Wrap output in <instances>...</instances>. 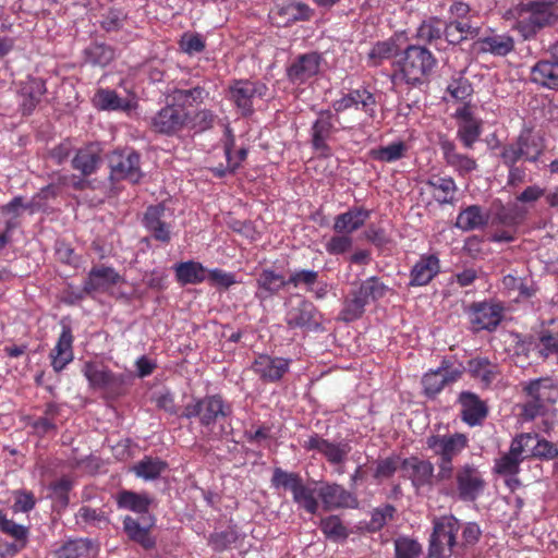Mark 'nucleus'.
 Wrapping results in <instances>:
<instances>
[{"label": "nucleus", "mask_w": 558, "mask_h": 558, "mask_svg": "<svg viewBox=\"0 0 558 558\" xmlns=\"http://www.w3.org/2000/svg\"><path fill=\"white\" fill-rule=\"evenodd\" d=\"M45 93V82L40 78H29L22 83L20 89L22 113L24 116L31 114L40 102Z\"/></svg>", "instance_id": "24"}, {"label": "nucleus", "mask_w": 558, "mask_h": 558, "mask_svg": "<svg viewBox=\"0 0 558 558\" xmlns=\"http://www.w3.org/2000/svg\"><path fill=\"white\" fill-rule=\"evenodd\" d=\"M538 338L543 345V349L539 351L541 355L548 357L549 354H556L558 363V333H553L547 329H543L539 331Z\"/></svg>", "instance_id": "59"}, {"label": "nucleus", "mask_w": 558, "mask_h": 558, "mask_svg": "<svg viewBox=\"0 0 558 558\" xmlns=\"http://www.w3.org/2000/svg\"><path fill=\"white\" fill-rule=\"evenodd\" d=\"M439 145L447 165L459 171L460 174H465L476 169L477 163L475 159L458 153L453 142L448 138H440Z\"/></svg>", "instance_id": "26"}, {"label": "nucleus", "mask_w": 558, "mask_h": 558, "mask_svg": "<svg viewBox=\"0 0 558 558\" xmlns=\"http://www.w3.org/2000/svg\"><path fill=\"white\" fill-rule=\"evenodd\" d=\"M256 298L265 300L284 288L288 282L282 275L276 274L274 270L265 269L257 277Z\"/></svg>", "instance_id": "33"}, {"label": "nucleus", "mask_w": 558, "mask_h": 558, "mask_svg": "<svg viewBox=\"0 0 558 558\" xmlns=\"http://www.w3.org/2000/svg\"><path fill=\"white\" fill-rule=\"evenodd\" d=\"M533 456L541 459H555L558 457V448L553 442L542 439L533 447Z\"/></svg>", "instance_id": "64"}, {"label": "nucleus", "mask_w": 558, "mask_h": 558, "mask_svg": "<svg viewBox=\"0 0 558 558\" xmlns=\"http://www.w3.org/2000/svg\"><path fill=\"white\" fill-rule=\"evenodd\" d=\"M302 483L303 480L298 473L287 472L280 468L274 470L271 484L276 488L282 487L293 493Z\"/></svg>", "instance_id": "48"}, {"label": "nucleus", "mask_w": 558, "mask_h": 558, "mask_svg": "<svg viewBox=\"0 0 558 558\" xmlns=\"http://www.w3.org/2000/svg\"><path fill=\"white\" fill-rule=\"evenodd\" d=\"M531 74L534 83L558 89V63L541 60L532 68Z\"/></svg>", "instance_id": "35"}, {"label": "nucleus", "mask_w": 558, "mask_h": 558, "mask_svg": "<svg viewBox=\"0 0 558 558\" xmlns=\"http://www.w3.org/2000/svg\"><path fill=\"white\" fill-rule=\"evenodd\" d=\"M369 217V211L363 208H353L335 218L333 230L338 233H352L361 228Z\"/></svg>", "instance_id": "32"}, {"label": "nucleus", "mask_w": 558, "mask_h": 558, "mask_svg": "<svg viewBox=\"0 0 558 558\" xmlns=\"http://www.w3.org/2000/svg\"><path fill=\"white\" fill-rule=\"evenodd\" d=\"M367 304L363 295L359 294L357 290L350 292L349 296L344 301L342 311L340 312L339 319L350 323L360 318Z\"/></svg>", "instance_id": "40"}, {"label": "nucleus", "mask_w": 558, "mask_h": 558, "mask_svg": "<svg viewBox=\"0 0 558 558\" xmlns=\"http://www.w3.org/2000/svg\"><path fill=\"white\" fill-rule=\"evenodd\" d=\"M168 468V464L159 458L145 457L133 465V472L146 481L156 480Z\"/></svg>", "instance_id": "38"}, {"label": "nucleus", "mask_w": 558, "mask_h": 558, "mask_svg": "<svg viewBox=\"0 0 558 558\" xmlns=\"http://www.w3.org/2000/svg\"><path fill=\"white\" fill-rule=\"evenodd\" d=\"M286 323L291 329L315 330L320 326L317 319L316 307L306 300H301L296 305L289 308L286 315Z\"/></svg>", "instance_id": "13"}, {"label": "nucleus", "mask_w": 558, "mask_h": 558, "mask_svg": "<svg viewBox=\"0 0 558 558\" xmlns=\"http://www.w3.org/2000/svg\"><path fill=\"white\" fill-rule=\"evenodd\" d=\"M231 409L225 405L222 399L218 396H210L204 399H196L193 403H189L181 412L182 417H198L204 426H209L220 417L230 415Z\"/></svg>", "instance_id": "4"}, {"label": "nucleus", "mask_w": 558, "mask_h": 558, "mask_svg": "<svg viewBox=\"0 0 558 558\" xmlns=\"http://www.w3.org/2000/svg\"><path fill=\"white\" fill-rule=\"evenodd\" d=\"M293 501L306 512L315 514L319 504L315 498V489L307 487L304 482L292 493Z\"/></svg>", "instance_id": "43"}, {"label": "nucleus", "mask_w": 558, "mask_h": 558, "mask_svg": "<svg viewBox=\"0 0 558 558\" xmlns=\"http://www.w3.org/2000/svg\"><path fill=\"white\" fill-rule=\"evenodd\" d=\"M238 532L232 527H228L223 531H216L210 534L208 544L213 550L221 553L231 548V546L238 542Z\"/></svg>", "instance_id": "45"}, {"label": "nucleus", "mask_w": 558, "mask_h": 558, "mask_svg": "<svg viewBox=\"0 0 558 558\" xmlns=\"http://www.w3.org/2000/svg\"><path fill=\"white\" fill-rule=\"evenodd\" d=\"M0 531L11 535L13 538L27 537V529L8 519L0 512Z\"/></svg>", "instance_id": "63"}, {"label": "nucleus", "mask_w": 558, "mask_h": 558, "mask_svg": "<svg viewBox=\"0 0 558 558\" xmlns=\"http://www.w3.org/2000/svg\"><path fill=\"white\" fill-rule=\"evenodd\" d=\"M439 271V260L436 256L422 257L411 270L410 286H425Z\"/></svg>", "instance_id": "30"}, {"label": "nucleus", "mask_w": 558, "mask_h": 558, "mask_svg": "<svg viewBox=\"0 0 558 558\" xmlns=\"http://www.w3.org/2000/svg\"><path fill=\"white\" fill-rule=\"evenodd\" d=\"M318 496L326 510L357 507L356 497L339 484L326 483L318 489Z\"/></svg>", "instance_id": "14"}, {"label": "nucleus", "mask_w": 558, "mask_h": 558, "mask_svg": "<svg viewBox=\"0 0 558 558\" xmlns=\"http://www.w3.org/2000/svg\"><path fill=\"white\" fill-rule=\"evenodd\" d=\"M442 37V28L440 27V21L437 19L422 23L417 29V38L432 43Z\"/></svg>", "instance_id": "58"}, {"label": "nucleus", "mask_w": 558, "mask_h": 558, "mask_svg": "<svg viewBox=\"0 0 558 558\" xmlns=\"http://www.w3.org/2000/svg\"><path fill=\"white\" fill-rule=\"evenodd\" d=\"M454 478L458 496L462 501H475L486 486L480 470L470 463L459 466L454 473Z\"/></svg>", "instance_id": "7"}, {"label": "nucleus", "mask_w": 558, "mask_h": 558, "mask_svg": "<svg viewBox=\"0 0 558 558\" xmlns=\"http://www.w3.org/2000/svg\"><path fill=\"white\" fill-rule=\"evenodd\" d=\"M320 66V56L316 52L300 56L288 68V77L293 83H303L316 75Z\"/></svg>", "instance_id": "22"}, {"label": "nucleus", "mask_w": 558, "mask_h": 558, "mask_svg": "<svg viewBox=\"0 0 558 558\" xmlns=\"http://www.w3.org/2000/svg\"><path fill=\"white\" fill-rule=\"evenodd\" d=\"M141 156L134 150L114 151L109 157L111 181L128 180L137 183L143 177L140 167Z\"/></svg>", "instance_id": "5"}, {"label": "nucleus", "mask_w": 558, "mask_h": 558, "mask_svg": "<svg viewBox=\"0 0 558 558\" xmlns=\"http://www.w3.org/2000/svg\"><path fill=\"white\" fill-rule=\"evenodd\" d=\"M447 92L458 100H464L473 93L471 83L460 74L458 77L452 78L447 87Z\"/></svg>", "instance_id": "57"}, {"label": "nucleus", "mask_w": 558, "mask_h": 558, "mask_svg": "<svg viewBox=\"0 0 558 558\" xmlns=\"http://www.w3.org/2000/svg\"><path fill=\"white\" fill-rule=\"evenodd\" d=\"M85 61L92 65L106 66L114 59V50L105 44H92L84 50Z\"/></svg>", "instance_id": "41"}, {"label": "nucleus", "mask_w": 558, "mask_h": 558, "mask_svg": "<svg viewBox=\"0 0 558 558\" xmlns=\"http://www.w3.org/2000/svg\"><path fill=\"white\" fill-rule=\"evenodd\" d=\"M471 323L476 330H495L500 324L504 306L499 303L478 302L470 306Z\"/></svg>", "instance_id": "10"}, {"label": "nucleus", "mask_w": 558, "mask_h": 558, "mask_svg": "<svg viewBox=\"0 0 558 558\" xmlns=\"http://www.w3.org/2000/svg\"><path fill=\"white\" fill-rule=\"evenodd\" d=\"M154 523L155 519L151 515H142L141 521L132 517H125L123 520V529L132 541L142 545L145 549H150L156 544L149 533Z\"/></svg>", "instance_id": "17"}, {"label": "nucleus", "mask_w": 558, "mask_h": 558, "mask_svg": "<svg viewBox=\"0 0 558 558\" xmlns=\"http://www.w3.org/2000/svg\"><path fill=\"white\" fill-rule=\"evenodd\" d=\"M175 276L183 284H195L205 280V268L202 264L190 260L175 266Z\"/></svg>", "instance_id": "39"}, {"label": "nucleus", "mask_w": 558, "mask_h": 558, "mask_svg": "<svg viewBox=\"0 0 558 558\" xmlns=\"http://www.w3.org/2000/svg\"><path fill=\"white\" fill-rule=\"evenodd\" d=\"M445 364L446 361L436 371H430L423 376L422 384L426 396L434 398L447 384L456 381L461 376V371L449 369Z\"/></svg>", "instance_id": "19"}, {"label": "nucleus", "mask_w": 558, "mask_h": 558, "mask_svg": "<svg viewBox=\"0 0 558 558\" xmlns=\"http://www.w3.org/2000/svg\"><path fill=\"white\" fill-rule=\"evenodd\" d=\"M460 529L453 515H444L434 520L429 538L428 558H450L459 546L456 536Z\"/></svg>", "instance_id": "2"}, {"label": "nucleus", "mask_w": 558, "mask_h": 558, "mask_svg": "<svg viewBox=\"0 0 558 558\" xmlns=\"http://www.w3.org/2000/svg\"><path fill=\"white\" fill-rule=\"evenodd\" d=\"M332 117L333 114L329 110L320 111L312 126L313 148L320 151L324 156L330 155V147L327 144V140L333 131Z\"/></svg>", "instance_id": "23"}, {"label": "nucleus", "mask_w": 558, "mask_h": 558, "mask_svg": "<svg viewBox=\"0 0 558 558\" xmlns=\"http://www.w3.org/2000/svg\"><path fill=\"white\" fill-rule=\"evenodd\" d=\"M189 120L190 114L185 109L167 101V106L160 109L151 119V126L158 133L170 135L182 130L189 123Z\"/></svg>", "instance_id": "8"}, {"label": "nucleus", "mask_w": 558, "mask_h": 558, "mask_svg": "<svg viewBox=\"0 0 558 558\" xmlns=\"http://www.w3.org/2000/svg\"><path fill=\"white\" fill-rule=\"evenodd\" d=\"M459 402L462 405V418L469 425H476L486 417L487 407L475 393L470 391L461 392Z\"/></svg>", "instance_id": "27"}, {"label": "nucleus", "mask_w": 558, "mask_h": 558, "mask_svg": "<svg viewBox=\"0 0 558 558\" xmlns=\"http://www.w3.org/2000/svg\"><path fill=\"white\" fill-rule=\"evenodd\" d=\"M166 206L162 203L148 206L143 223L151 236L159 242L169 243L171 240L170 226L163 220Z\"/></svg>", "instance_id": "15"}, {"label": "nucleus", "mask_w": 558, "mask_h": 558, "mask_svg": "<svg viewBox=\"0 0 558 558\" xmlns=\"http://www.w3.org/2000/svg\"><path fill=\"white\" fill-rule=\"evenodd\" d=\"M272 19L277 24L288 25L298 21H307L313 15V10L303 2H291L272 12Z\"/></svg>", "instance_id": "29"}, {"label": "nucleus", "mask_w": 558, "mask_h": 558, "mask_svg": "<svg viewBox=\"0 0 558 558\" xmlns=\"http://www.w3.org/2000/svg\"><path fill=\"white\" fill-rule=\"evenodd\" d=\"M488 217L482 213V208L472 205L463 209L457 217L456 226L463 231H471L487 223Z\"/></svg>", "instance_id": "36"}, {"label": "nucleus", "mask_w": 558, "mask_h": 558, "mask_svg": "<svg viewBox=\"0 0 558 558\" xmlns=\"http://www.w3.org/2000/svg\"><path fill=\"white\" fill-rule=\"evenodd\" d=\"M119 281L120 275L112 267L96 265L89 270L84 281L82 292L86 295L106 292Z\"/></svg>", "instance_id": "12"}, {"label": "nucleus", "mask_w": 558, "mask_h": 558, "mask_svg": "<svg viewBox=\"0 0 558 558\" xmlns=\"http://www.w3.org/2000/svg\"><path fill=\"white\" fill-rule=\"evenodd\" d=\"M92 546L88 539H75L64 544L59 550L60 558H78L88 553Z\"/></svg>", "instance_id": "55"}, {"label": "nucleus", "mask_w": 558, "mask_h": 558, "mask_svg": "<svg viewBox=\"0 0 558 558\" xmlns=\"http://www.w3.org/2000/svg\"><path fill=\"white\" fill-rule=\"evenodd\" d=\"M305 448L319 451L332 464L342 463L351 451V446L348 442L332 444L318 435L311 436Z\"/></svg>", "instance_id": "20"}, {"label": "nucleus", "mask_w": 558, "mask_h": 558, "mask_svg": "<svg viewBox=\"0 0 558 558\" xmlns=\"http://www.w3.org/2000/svg\"><path fill=\"white\" fill-rule=\"evenodd\" d=\"M356 290L368 303L369 300L376 301L384 298L389 289L377 277H371L363 281Z\"/></svg>", "instance_id": "47"}, {"label": "nucleus", "mask_w": 558, "mask_h": 558, "mask_svg": "<svg viewBox=\"0 0 558 558\" xmlns=\"http://www.w3.org/2000/svg\"><path fill=\"white\" fill-rule=\"evenodd\" d=\"M544 383L545 380L543 379H535L525 387V391L530 397V400L523 405L522 415L525 420H533L538 415H543L547 410L545 401H553L550 399L551 389L545 386Z\"/></svg>", "instance_id": "11"}, {"label": "nucleus", "mask_w": 558, "mask_h": 558, "mask_svg": "<svg viewBox=\"0 0 558 558\" xmlns=\"http://www.w3.org/2000/svg\"><path fill=\"white\" fill-rule=\"evenodd\" d=\"M323 533L333 541L345 539L348 537L347 527L337 515H330L320 522Z\"/></svg>", "instance_id": "52"}, {"label": "nucleus", "mask_w": 558, "mask_h": 558, "mask_svg": "<svg viewBox=\"0 0 558 558\" xmlns=\"http://www.w3.org/2000/svg\"><path fill=\"white\" fill-rule=\"evenodd\" d=\"M151 499L146 494H137L131 490H123L118 495V505L120 508L129 509L148 515V507Z\"/></svg>", "instance_id": "37"}, {"label": "nucleus", "mask_w": 558, "mask_h": 558, "mask_svg": "<svg viewBox=\"0 0 558 558\" xmlns=\"http://www.w3.org/2000/svg\"><path fill=\"white\" fill-rule=\"evenodd\" d=\"M514 144L523 150L525 158L533 162L536 161L543 153V148L533 136L531 129H523Z\"/></svg>", "instance_id": "42"}, {"label": "nucleus", "mask_w": 558, "mask_h": 558, "mask_svg": "<svg viewBox=\"0 0 558 558\" xmlns=\"http://www.w3.org/2000/svg\"><path fill=\"white\" fill-rule=\"evenodd\" d=\"M72 343V329L70 326L63 325L62 332L50 354L52 359L51 365L56 372L62 371L73 360Z\"/></svg>", "instance_id": "25"}, {"label": "nucleus", "mask_w": 558, "mask_h": 558, "mask_svg": "<svg viewBox=\"0 0 558 558\" xmlns=\"http://www.w3.org/2000/svg\"><path fill=\"white\" fill-rule=\"evenodd\" d=\"M511 12L517 19L514 28L525 40L534 39L541 31L558 24V3L554 0L520 2Z\"/></svg>", "instance_id": "1"}, {"label": "nucleus", "mask_w": 558, "mask_h": 558, "mask_svg": "<svg viewBox=\"0 0 558 558\" xmlns=\"http://www.w3.org/2000/svg\"><path fill=\"white\" fill-rule=\"evenodd\" d=\"M436 65L432 52L423 46L411 45L400 60L401 73L408 84H422Z\"/></svg>", "instance_id": "3"}, {"label": "nucleus", "mask_w": 558, "mask_h": 558, "mask_svg": "<svg viewBox=\"0 0 558 558\" xmlns=\"http://www.w3.org/2000/svg\"><path fill=\"white\" fill-rule=\"evenodd\" d=\"M427 446L440 458L453 460L468 446V438L459 433L449 436L434 435L427 438Z\"/></svg>", "instance_id": "16"}, {"label": "nucleus", "mask_w": 558, "mask_h": 558, "mask_svg": "<svg viewBox=\"0 0 558 558\" xmlns=\"http://www.w3.org/2000/svg\"><path fill=\"white\" fill-rule=\"evenodd\" d=\"M268 87L259 81L239 80L229 86L231 100L244 116L252 114L255 101L266 97Z\"/></svg>", "instance_id": "6"}, {"label": "nucleus", "mask_w": 558, "mask_h": 558, "mask_svg": "<svg viewBox=\"0 0 558 558\" xmlns=\"http://www.w3.org/2000/svg\"><path fill=\"white\" fill-rule=\"evenodd\" d=\"M318 272L315 270H299L293 272L289 279L287 280L288 284H293L298 287L300 284H304L308 290H312V287L317 282Z\"/></svg>", "instance_id": "61"}, {"label": "nucleus", "mask_w": 558, "mask_h": 558, "mask_svg": "<svg viewBox=\"0 0 558 558\" xmlns=\"http://www.w3.org/2000/svg\"><path fill=\"white\" fill-rule=\"evenodd\" d=\"M480 51L492 53L498 57H505L514 50V40L509 35H492L480 38L477 43Z\"/></svg>", "instance_id": "34"}, {"label": "nucleus", "mask_w": 558, "mask_h": 558, "mask_svg": "<svg viewBox=\"0 0 558 558\" xmlns=\"http://www.w3.org/2000/svg\"><path fill=\"white\" fill-rule=\"evenodd\" d=\"M521 461L510 453L496 460L495 472L500 475H514L519 472Z\"/></svg>", "instance_id": "60"}, {"label": "nucleus", "mask_w": 558, "mask_h": 558, "mask_svg": "<svg viewBox=\"0 0 558 558\" xmlns=\"http://www.w3.org/2000/svg\"><path fill=\"white\" fill-rule=\"evenodd\" d=\"M401 468L409 473V477L416 489L432 486L435 481L434 465L427 460L411 457L401 461Z\"/></svg>", "instance_id": "18"}, {"label": "nucleus", "mask_w": 558, "mask_h": 558, "mask_svg": "<svg viewBox=\"0 0 558 558\" xmlns=\"http://www.w3.org/2000/svg\"><path fill=\"white\" fill-rule=\"evenodd\" d=\"M396 558H418L422 546L412 538L399 537L395 541Z\"/></svg>", "instance_id": "54"}, {"label": "nucleus", "mask_w": 558, "mask_h": 558, "mask_svg": "<svg viewBox=\"0 0 558 558\" xmlns=\"http://www.w3.org/2000/svg\"><path fill=\"white\" fill-rule=\"evenodd\" d=\"M468 368L473 377L480 378L485 385H489L496 377L494 366L487 359L477 357L470 360Z\"/></svg>", "instance_id": "46"}, {"label": "nucleus", "mask_w": 558, "mask_h": 558, "mask_svg": "<svg viewBox=\"0 0 558 558\" xmlns=\"http://www.w3.org/2000/svg\"><path fill=\"white\" fill-rule=\"evenodd\" d=\"M83 373L92 388L105 390L111 395H119L124 384L122 376L114 375L107 367L98 363H85Z\"/></svg>", "instance_id": "9"}, {"label": "nucleus", "mask_w": 558, "mask_h": 558, "mask_svg": "<svg viewBox=\"0 0 558 558\" xmlns=\"http://www.w3.org/2000/svg\"><path fill=\"white\" fill-rule=\"evenodd\" d=\"M99 148L96 145H89L85 148L77 150L76 155L72 159V167L78 170L84 177L90 175L96 171L101 157Z\"/></svg>", "instance_id": "31"}, {"label": "nucleus", "mask_w": 558, "mask_h": 558, "mask_svg": "<svg viewBox=\"0 0 558 558\" xmlns=\"http://www.w3.org/2000/svg\"><path fill=\"white\" fill-rule=\"evenodd\" d=\"M481 131V121L470 120L468 122H461L457 136L465 148H472L474 143L478 140Z\"/></svg>", "instance_id": "51"}, {"label": "nucleus", "mask_w": 558, "mask_h": 558, "mask_svg": "<svg viewBox=\"0 0 558 558\" xmlns=\"http://www.w3.org/2000/svg\"><path fill=\"white\" fill-rule=\"evenodd\" d=\"M526 215V209L518 204L500 206L496 213V219L506 226L520 223Z\"/></svg>", "instance_id": "50"}, {"label": "nucleus", "mask_w": 558, "mask_h": 558, "mask_svg": "<svg viewBox=\"0 0 558 558\" xmlns=\"http://www.w3.org/2000/svg\"><path fill=\"white\" fill-rule=\"evenodd\" d=\"M206 95L207 93L201 86L191 88L173 87L168 88L166 92L167 101H171L173 105L183 109H185L186 106L202 104Z\"/></svg>", "instance_id": "28"}, {"label": "nucleus", "mask_w": 558, "mask_h": 558, "mask_svg": "<svg viewBox=\"0 0 558 558\" xmlns=\"http://www.w3.org/2000/svg\"><path fill=\"white\" fill-rule=\"evenodd\" d=\"M396 48L392 41H379L368 52V60L372 65L377 66L381 60L391 58L395 54Z\"/></svg>", "instance_id": "56"}, {"label": "nucleus", "mask_w": 558, "mask_h": 558, "mask_svg": "<svg viewBox=\"0 0 558 558\" xmlns=\"http://www.w3.org/2000/svg\"><path fill=\"white\" fill-rule=\"evenodd\" d=\"M428 184L439 192L435 195L438 202L445 204L452 199L456 183L451 178L435 177L428 181Z\"/></svg>", "instance_id": "53"}, {"label": "nucleus", "mask_w": 558, "mask_h": 558, "mask_svg": "<svg viewBox=\"0 0 558 558\" xmlns=\"http://www.w3.org/2000/svg\"><path fill=\"white\" fill-rule=\"evenodd\" d=\"M95 104L101 110H126L129 101L120 98L114 90L100 89L95 96Z\"/></svg>", "instance_id": "44"}, {"label": "nucleus", "mask_w": 558, "mask_h": 558, "mask_svg": "<svg viewBox=\"0 0 558 558\" xmlns=\"http://www.w3.org/2000/svg\"><path fill=\"white\" fill-rule=\"evenodd\" d=\"M407 146L403 142H395L385 147H379L371 151V156L379 161L392 162L404 156Z\"/></svg>", "instance_id": "49"}, {"label": "nucleus", "mask_w": 558, "mask_h": 558, "mask_svg": "<svg viewBox=\"0 0 558 558\" xmlns=\"http://www.w3.org/2000/svg\"><path fill=\"white\" fill-rule=\"evenodd\" d=\"M254 372L265 381L279 380L289 369V360L259 355L253 363Z\"/></svg>", "instance_id": "21"}, {"label": "nucleus", "mask_w": 558, "mask_h": 558, "mask_svg": "<svg viewBox=\"0 0 558 558\" xmlns=\"http://www.w3.org/2000/svg\"><path fill=\"white\" fill-rule=\"evenodd\" d=\"M399 465H401L399 457L392 456V457L383 459V460L378 461V463H377V468L375 471V477L388 478L395 474V472L397 471Z\"/></svg>", "instance_id": "62"}]
</instances>
